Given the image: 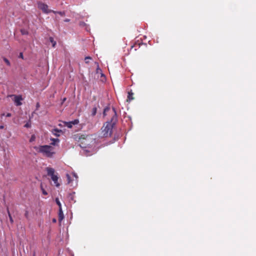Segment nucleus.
Returning <instances> with one entry per match:
<instances>
[{
	"mask_svg": "<svg viewBox=\"0 0 256 256\" xmlns=\"http://www.w3.org/2000/svg\"><path fill=\"white\" fill-rule=\"evenodd\" d=\"M113 116L110 122L104 123L101 128L102 134L104 137L110 136L112 134V128L117 121L116 110L114 108L112 109Z\"/></svg>",
	"mask_w": 256,
	"mask_h": 256,
	"instance_id": "f257e3e1",
	"label": "nucleus"
},
{
	"mask_svg": "<svg viewBox=\"0 0 256 256\" xmlns=\"http://www.w3.org/2000/svg\"><path fill=\"white\" fill-rule=\"evenodd\" d=\"M34 148L38 153L42 154L44 156L50 158H52L56 154L54 148L49 145L34 146Z\"/></svg>",
	"mask_w": 256,
	"mask_h": 256,
	"instance_id": "f03ea898",
	"label": "nucleus"
},
{
	"mask_svg": "<svg viewBox=\"0 0 256 256\" xmlns=\"http://www.w3.org/2000/svg\"><path fill=\"white\" fill-rule=\"evenodd\" d=\"M48 175L51 177V179L54 182L56 186L58 187L60 186V184L58 182V178L57 175L54 174V170L52 168L48 167L46 168Z\"/></svg>",
	"mask_w": 256,
	"mask_h": 256,
	"instance_id": "7ed1b4c3",
	"label": "nucleus"
},
{
	"mask_svg": "<svg viewBox=\"0 0 256 256\" xmlns=\"http://www.w3.org/2000/svg\"><path fill=\"white\" fill-rule=\"evenodd\" d=\"M38 7L39 9L41 10L44 13L48 14L52 12V10L48 8V6L42 2H38Z\"/></svg>",
	"mask_w": 256,
	"mask_h": 256,
	"instance_id": "20e7f679",
	"label": "nucleus"
},
{
	"mask_svg": "<svg viewBox=\"0 0 256 256\" xmlns=\"http://www.w3.org/2000/svg\"><path fill=\"white\" fill-rule=\"evenodd\" d=\"M14 102L16 103V104L17 106H20L22 105V102H20V101L22 100V98L20 96H16V95H14Z\"/></svg>",
	"mask_w": 256,
	"mask_h": 256,
	"instance_id": "39448f33",
	"label": "nucleus"
},
{
	"mask_svg": "<svg viewBox=\"0 0 256 256\" xmlns=\"http://www.w3.org/2000/svg\"><path fill=\"white\" fill-rule=\"evenodd\" d=\"M133 96H134V93L132 92V90L128 92L126 101L130 102L132 100H134V98Z\"/></svg>",
	"mask_w": 256,
	"mask_h": 256,
	"instance_id": "423d86ee",
	"label": "nucleus"
},
{
	"mask_svg": "<svg viewBox=\"0 0 256 256\" xmlns=\"http://www.w3.org/2000/svg\"><path fill=\"white\" fill-rule=\"evenodd\" d=\"M52 12L54 14H58L59 15H60L62 17L64 16L65 15H66V12H65L64 11L58 12V11H55V10H52Z\"/></svg>",
	"mask_w": 256,
	"mask_h": 256,
	"instance_id": "0eeeda50",
	"label": "nucleus"
},
{
	"mask_svg": "<svg viewBox=\"0 0 256 256\" xmlns=\"http://www.w3.org/2000/svg\"><path fill=\"white\" fill-rule=\"evenodd\" d=\"M60 132H62V130H58L57 128H54L52 130V133L56 136H60V134L58 133Z\"/></svg>",
	"mask_w": 256,
	"mask_h": 256,
	"instance_id": "6e6552de",
	"label": "nucleus"
},
{
	"mask_svg": "<svg viewBox=\"0 0 256 256\" xmlns=\"http://www.w3.org/2000/svg\"><path fill=\"white\" fill-rule=\"evenodd\" d=\"M50 140L52 141L51 144L53 146H55L56 144V142H60L59 139L54 138H51Z\"/></svg>",
	"mask_w": 256,
	"mask_h": 256,
	"instance_id": "1a4fd4ad",
	"label": "nucleus"
},
{
	"mask_svg": "<svg viewBox=\"0 0 256 256\" xmlns=\"http://www.w3.org/2000/svg\"><path fill=\"white\" fill-rule=\"evenodd\" d=\"M7 212H8V217H9V218H10V222L11 224H13L14 222V220H13V218L10 214V212L9 211V210L8 208H7Z\"/></svg>",
	"mask_w": 256,
	"mask_h": 256,
	"instance_id": "9d476101",
	"label": "nucleus"
},
{
	"mask_svg": "<svg viewBox=\"0 0 256 256\" xmlns=\"http://www.w3.org/2000/svg\"><path fill=\"white\" fill-rule=\"evenodd\" d=\"M56 204L59 206V210H60V211L61 212L62 211V205H61V204H60V200H59L58 198H56Z\"/></svg>",
	"mask_w": 256,
	"mask_h": 256,
	"instance_id": "9b49d317",
	"label": "nucleus"
},
{
	"mask_svg": "<svg viewBox=\"0 0 256 256\" xmlns=\"http://www.w3.org/2000/svg\"><path fill=\"white\" fill-rule=\"evenodd\" d=\"M50 40L52 44V47H54L56 44V42L54 40V38L52 37H50Z\"/></svg>",
	"mask_w": 256,
	"mask_h": 256,
	"instance_id": "f8f14e48",
	"label": "nucleus"
},
{
	"mask_svg": "<svg viewBox=\"0 0 256 256\" xmlns=\"http://www.w3.org/2000/svg\"><path fill=\"white\" fill-rule=\"evenodd\" d=\"M66 126L68 127V128H72V124L71 122H66Z\"/></svg>",
	"mask_w": 256,
	"mask_h": 256,
	"instance_id": "ddd939ff",
	"label": "nucleus"
},
{
	"mask_svg": "<svg viewBox=\"0 0 256 256\" xmlns=\"http://www.w3.org/2000/svg\"><path fill=\"white\" fill-rule=\"evenodd\" d=\"M90 60H92V58L90 56H86L84 58L85 62L87 64H89Z\"/></svg>",
	"mask_w": 256,
	"mask_h": 256,
	"instance_id": "4468645a",
	"label": "nucleus"
},
{
	"mask_svg": "<svg viewBox=\"0 0 256 256\" xmlns=\"http://www.w3.org/2000/svg\"><path fill=\"white\" fill-rule=\"evenodd\" d=\"M20 32L22 35H26L28 34V32L24 29L21 30Z\"/></svg>",
	"mask_w": 256,
	"mask_h": 256,
	"instance_id": "2eb2a0df",
	"label": "nucleus"
},
{
	"mask_svg": "<svg viewBox=\"0 0 256 256\" xmlns=\"http://www.w3.org/2000/svg\"><path fill=\"white\" fill-rule=\"evenodd\" d=\"M66 176L67 178L68 184H70L72 181L70 176L68 174H66Z\"/></svg>",
	"mask_w": 256,
	"mask_h": 256,
	"instance_id": "dca6fc26",
	"label": "nucleus"
},
{
	"mask_svg": "<svg viewBox=\"0 0 256 256\" xmlns=\"http://www.w3.org/2000/svg\"><path fill=\"white\" fill-rule=\"evenodd\" d=\"M96 110H97V109H96V108L94 107L92 108V115L93 116H95L96 113Z\"/></svg>",
	"mask_w": 256,
	"mask_h": 256,
	"instance_id": "f3484780",
	"label": "nucleus"
},
{
	"mask_svg": "<svg viewBox=\"0 0 256 256\" xmlns=\"http://www.w3.org/2000/svg\"><path fill=\"white\" fill-rule=\"evenodd\" d=\"M40 188H41V190H42V194H44V195H47L48 194V193L43 188V186H42V184H41L40 185Z\"/></svg>",
	"mask_w": 256,
	"mask_h": 256,
	"instance_id": "a211bd4d",
	"label": "nucleus"
},
{
	"mask_svg": "<svg viewBox=\"0 0 256 256\" xmlns=\"http://www.w3.org/2000/svg\"><path fill=\"white\" fill-rule=\"evenodd\" d=\"M4 60L6 64L8 66H10V61L6 58H4Z\"/></svg>",
	"mask_w": 256,
	"mask_h": 256,
	"instance_id": "6ab92c4d",
	"label": "nucleus"
},
{
	"mask_svg": "<svg viewBox=\"0 0 256 256\" xmlns=\"http://www.w3.org/2000/svg\"><path fill=\"white\" fill-rule=\"evenodd\" d=\"M110 110V108H108V107L106 108L104 110V112H103L104 116H106V112Z\"/></svg>",
	"mask_w": 256,
	"mask_h": 256,
	"instance_id": "aec40b11",
	"label": "nucleus"
},
{
	"mask_svg": "<svg viewBox=\"0 0 256 256\" xmlns=\"http://www.w3.org/2000/svg\"><path fill=\"white\" fill-rule=\"evenodd\" d=\"M71 122H72V125H74V124H78V123L79 121L78 120H74L72 121Z\"/></svg>",
	"mask_w": 256,
	"mask_h": 256,
	"instance_id": "412c9836",
	"label": "nucleus"
},
{
	"mask_svg": "<svg viewBox=\"0 0 256 256\" xmlns=\"http://www.w3.org/2000/svg\"><path fill=\"white\" fill-rule=\"evenodd\" d=\"M24 216L26 218H28V210L25 211Z\"/></svg>",
	"mask_w": 256,
	"mask_h": 256,
	"instance_id": "4be33fe9",
	"label": "nucleus"
},
{
	"mask_svg": "<svg viewBox=\"0 0 256 256\" xmlns=\"http://www.w3.org/2000/svg\"><path fill=\"white\" fill-rule=\"evenodd\" d=\"M30 126V124H29L28 123H26L25 125H24V127L26 128H29Z\"/></svg>",
	"mask_w": 256,
	"mask_h": 256,
	"instance_id": "5701e85b",
	"label": "nucleus"
},
{
	"mask_svg": "<svg viewBox=\"0 0 256 256\" xmlns=\"http://www.w3.org/2000/svg\"><path fill=\"white\" fill-rule=\"evenodd\" d=\"M72 175H73V176H74V177H75V178H76V180H77V179H78V176H76V174H75V173H73V174H72Z\"/></svg>",
	"mask_w": 256,
	"mask_h": 256,
	"instance_id": "b1692460",
	"label": "nucleus"
},
{
	"mask_svg": "<svg viewBox=\"0 0 256 256\" xmlns=\"http://www.w3.org/2000/svg\"><path fill=\"white\" fill-rule=\"evenodd\" d=\"M55 21L58 22L59 20V18L58 16H56L54 18Z\"/></svg>",
	"mask_w": 256,
	"mask_h": 256,
	"instance_id": "393cba45",
	"label": "nucleus"
},
{
	"mask_svg": "<svg viewBox=\"0 0 256 256\" xmlns=\"http://www.w3.org/2000/svg\"><path fill=\"white\" fill-rule=\"evenodd\" d=\"M19 58H23V54L22 53L20 52L19 56Z\"/></svg>",
	"mask_w": 256,
	"mask_h": 256,
	"instance_id": "a878e982",
	"label": "nucleus"
},
{
	"mask_svg": "<svg viewBox=\"0 0 256 256\" xmlns=\"http://www.w3.org/2000/svg\"><path fill=\"white\" fill-rule=\"evenodd\" d=\"M70 21V20L68 19V18H66L64 20V22H69Z\"/></svg>",
	"mask_w": 256,
	"mask_h": 256,
	"instance_id": "bb28decb",
	"label": "nucleus"
},
{
	"mask_svg": "<svg viewBox=\"0 0 256 256\" xmlns=\"http://www.w3.org/2000/svg\"><path fill=\"white\" fill-rule=\"evenodd\" d=\"M12 116V114H10V113H8V114H6V116H7V117H10V116Z\"/></svg>",
	"mask_w": 256,
	"mask_h": 256,
	"instance_id": "cd10ccee",
	"label": "nucleus"
},
{
	"mask_svg": "<svg viewBox=\"0 0 256 256\" xmlns=\"http://www.w3.org/2000/svg\"><path fill=\"white\" fill-rule=\"evenodd\" d=\"M40 107V104L38 102L36 104V108H38Z\"/></svg>",
	"mask_w": 256,
	"mask_h": 256,
	"instance_id": "c85d7f7f",
	"label": "nucleus"
},
{
	"mask_svg": "<svg viewBox=\"0 0 256 256\" xmlns=\"http://www.w3.org/2000/svg\"><path fill=\"white\" fill-rule=\"evenodd\" d=\"M4 128V126L3 125L0 126V129H3Z\"/></svg>",
	"mask_w": 256,
	"mask_h": 256,
	"instance_id": "c756f323",
	"label": "nucleus"
},
{
	"mask_svg": "<svg viewBox=\"0 0 256 256\" xmlns=\"http://www.w3.org/2000/svg\"><path fill=\"white\" fill-rule=\"evenodd\" d=\"M34 138V136H32V137L31 138H30V142H32V140H33Z\"/></svg>",
	"mask_w": 256,
	"mask_h": 256,
	"instance_id": "7c9ffc66",
	"label": "nucleus"
},
{
	"mask_svg": "<svg viewBox=\"0 0 256 256\" xmlns=\"http://www.w3.org/2000/svg\"><path fill=\"white\" fill-rule=\"evenodd\" d=\"M59 212H59L60 217V216H60V215H61V214L62 213V210L61 212L59 210Z\"/></svg>",
	"mask_w": 256,
	"mask_h": 256,
	"instance_id": "2f4dec72",
	"label": "nucleus"
},
{
	"mask_svg": "<svg viewBox=\"0 0 256 256\" xmlns=\"http://www.w3.org/2000/svg\"><path fill=\"white\" fill-rule=\"evenodd\" d=\"M66 100V98H64L62 100V103H63Z\"/></svg>",
	"mask_w": 256,
	"mask_h": 256,
	"instance_id": "473e14b6",
	"label": "nucleus"
},
{
	"mask_svg": "<svg viewBox=\"0 0 256 256\" xmlns=\"http://www.w3.org/2000/svg\"><path fill=\"white\" fill-rule=\"evenodd\" d=\"M53 222H56V220L55 219H54V220H53Z\"/></svg>",
	"mask_w": 256,
	"mask_h": 256,
	"instance_id": "72a5a7b5",
	"label": "nucleus"
},
{
	"mask_svg": "<svg viewBox=\"0 0 256 256\" xmlns=\"http://www.w3.org/2000/svg\"><path fill=\"white\" fill-rule=\"evenodd\" d=\"M4 116V114H2V116Z\"/></svg>",
	"mask_w": 256,
	"mask_h": 256,
	"instance_id": "f704fd0d",
	"label": "nucleus"
}]
</instances>
